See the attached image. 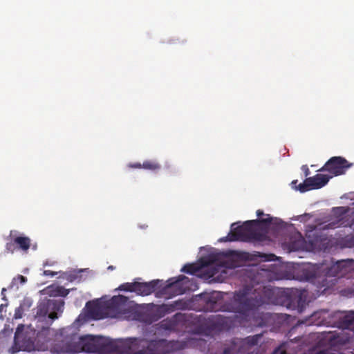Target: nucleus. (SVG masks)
I'll list each match as a JSON object with an SVG mask.
<instances>
[{
  "label": "nucleus",
  "instance_id": "nucleus-1",
  "mask_svg": "<svg viewBox=\"0 0 354 354\" xmlns=\"http://www.w3.org/2000/svg\"><path fill=\"white\" fill-rule=\"evenodd\" d=\"M78 344L81 351L86 353L168 354L172 350L171 343L163 339L150 341L136 337L112 339L86 335L80 338Z\"/></svg>",
  "mask_w": 354,
  "mask_h": 354
},
{
  "label": "nucleus",
  "instance_id": "nucleus-2",
  "mask_svg": "<svg viewBox=\"0 0 354 354\" xmlns=\"http://www.w3.org/2000/svg\"><path fill=\"white\" fill-rule=\"evenodd\" d=\"M274 290L268 286L253 289L249 286L235 291L232 298L222 306L223 310L238 313L246 321L262 305L272 301Z\"/></svg>",
  "mask_w": 354,
  "mask_h": 354
},
{
  "label": "nucleus",
  "instance_id": "nucleus-3",
  "mask_svg": "<svg viewBox=\"0 0 354 354\" xmlns=\"http://www.w3.org/2000/svg\"><path fill=\"white\" fill-rule=\"evenodd\" d=\"M267 218L250 220L244 222L242 225L234 223L231 225V230L228 234L220 239V241H250L252 240L263 241L266 239V232H259L256 227L262 226L267 229L272 222V218L266 214Z\"/></svg>",
  "mask_w": 354,
  "mask_h": 354
},
{
  "label": "nucleus",
  "instance_id": "nucleus-4",
  "mask_svg": "<svg viewBox=\"0 0 354 354\" xmlns=\"http://www.w3.org/2000/svg\"><path fill=\"white\" fill-rule=\"evenodd\" d=\"M206 267L207 270L204 272V275L207 278L216 277L219 272H226L223 270L225 268H233L234 267V263L230 261H222L219 264L214 266L213 262L205 259H201L199 264L198 263H187L185 264L180 270L183 272L194 274L201 270L202 268Z\"/></svg>",
  "mask_w": 354,
  "mask_h": 354
},
{
  "label": "nucleus",
  "instance_id": "nucleus-5",
  "mask_svg": "<svg viewBox=\"0 0 354 354\" xmlns=\"http://www.w3.org/2000/svg\"><path fill=\"white\" fill-rule=\"evenodd\" d=\"M324 276L326 277H337L338 278L345 277L349 272L354 271V260L345 259L339 260L335 263H333L330 266L326 268H321Z\"/></svg>",
  "mask_w": 354,
  "mask_h": 354
},
{
  "label": "nucleus",
  "instance_id": "nucleus-6",
  "mask_svg": "<svg viewBox=\"0 0 354 354\" xmlns=\"http://www.w3.org/2000/svg\"><path fill=\"white\" fill-rule=\"evenodd\" d=\"M306 239L311 250L317 252H326L330 247V240L327 234L321 230H310L306 234Z\"/></svg>",
  "mask_w": 354,
  "mask_h": 354
},
{
  "label": "nucleus",
  "instance_id": "nucleus-7",
  "mask_svg": "<svg viewBox=\"0 0 354 354\" xmlns=\"http://www.w3.org/2000/svg\"><path fill=\"white\" fill-rule=\"evenodd\" d=\"M351 165L352 164L344 158L334 156L330 158L318 171H328L331 174L330 176H337L344 174Z\"/></svg>",
  "mask_w": 354,
  "mask_h": 354
},
{
  "label": "nucleus",
  "instance_id": "nucleus-8",
  "mask_svg": "<svg viewBox=\"0 0 354 354\" xmlns=\"http://www.w3.org/2000/svg\"><path fill=\"white\" fill-rule=\"evenodd\" d=\"M109 308L115 312L118 317L129 316L133 310V305L129 298L121 295L111 299Z\"/></svg>",
  "mask_w": 354,
  "mask_h": 354
},
{
  "label": "nucleus",
  "instance_id": "nucleus-9",
  "mask_svg": "<svg viewBox=\"0 0 354 354\" xmlns=\"http://www.w3.org/2000/svg\"><path fill=\"white\" fill-rule=\"evenodd\" d=\"M332 178L326 174H317L313 177H308L299 184L297 189L301 193L312 190L318 189L324 187Z\"/></svg>",
  "mask_w": 354,
  "mask_h": 354
},
{
  "label": "nucleus",
  "instance_id": "nucleus-10",
  "mask_svg": "<svg viewBox=\"0 0 354 354\" xmlns=\"http://www.w3.org/2000/svg\"><path fill=\"white\" fill-rule=\"evenodd\" d=\"M189 281L188 277L179 275L177 278H171L167 281V284L162 288L165 292L171 291L175 295L185 293L188 288L185 282Z\"/></svg>",
  "mask_w": 354,
  "mask_h": 354
},
{
  "label": "nucleus",
  "instance_id": "nucleus-11",
  "mask_svg": "<svg viewBox=\"0 0 354 354\" xmlns=\"http://www.w3.org/2000/svg\"><path fill=\"white\" fill-rule=\"evenodd\" d=\"M262 336V334H257L253 336H248L241 341L233 340L231 346L223 349V354H238L241 352V345L249 346L257 345Z\"/></svg>",
  "mask_w": 354,
  "mask_h": 354
},
{
  "label": "nucleus",
  "instance_id": "nucleus-12",
  "mask_svg": "<svg viewBox=\"0 0 354 354\" xmlns=\"http://www.w3.org/2000/svg\"><path fill=\"white\" fill-rule=\"evenodd\" d=\"M162 286V281L156 279L149 282H136L134 292L138 295L147 296Z\"/></svg>",
  "mask_w": 354,
  "mask_h": 354
},
{
  "label": "nucleus",
  "instance_id": "nucleus-13",
  "mask_svg": "<svg viewBox=\"0 0 354 354\" xmlns=\"http://www.w3.org/2000/svg\"><path fill=\"white\" fill-rule=\"evenodd\" d=\"M239 257L245 260H252L256 258H260L263 261H274L276 258V256L273 254H265L261 253L260 252H254L253 254H250L248 252H241L239 254Z\"/></svg>",
  "mask_w": 354,
  "mask_h": 354
},
{
  "label": "nucleus",
  "instance_id": "nucleus-14",
  "mask_svg": "<svg viewBox=\"0 0 354 354\" xmlns=\"http://www.w3.org/2000/svg\"><path fill=\"white\" fill-rule=\"evenodd\" d=\"M188 304L183 299H178L173 301L170 304L162 305L160 308L165 313H171L176 310H185L187 308Z\"/></svg>",
  "mask_w": 354,
  "mask_h": 354
},
{
  "label": "nucleus",
  "instance_id": "nucleus-15",
  "mask_svg": "<svg viewBox=\"0 0 354 354\" xmlns=\"http://www.w3.org/2000/svg\"><path fill=\"white\" fill-rule=\"evenodd\" d=\"M12 237L15 243H16L17 250H21L24 252H27L29 250L31 244V241L29 237L22 235H17L15 234H13Z\"/></svg>",
  "mask_w": 354,
  "mask_h": 354
},
{
  "label": "nucleus",
  "instance_id": "nucleus-16",
  "mask_svg": "<svg viewBox=\"0 0 354 354\" xmlns=\"http://www.w3.org/2000/svg\"><path fill=\"white\" fill-rule=\"evenodd\" d=\"M319 272L315 266H308L302 269L301 275L304 276L306 281H313Z\"/></svg>",
  "mask_w": 354,
  "mask_h": 354
},
{
  "label": "nucleus",
  "instance_id": "nucleus-17",
  "mask_svg": "<svg viewBox=\"0 0 354 354\" xmlns=\"http://www.w3.org/2000/svg\"><path fill=\"white\" fill-rule=\"evenodd\" d=\"M160 164L155 160H147L142 163V169L146 170L156 171L160 169Z\"/></svg>",
  "mask_w": 354,
  "mask_h": 354
},
{
  "label": "nucleus",
  "instance_id": "nucleus-18",
  "mask_svg": "<svg viewBox=\"0 0 354 354\" xmlns=\"http://www.w3.org/2000/svg\"><path fill=\"white\" fill-rule=\"evenodd\" d=\"M13 234H17V232L15 231H11L9 238L8 239V241L6 244V248L5 251L8 253H14L16 250H17V248L16 246V243H15L14 239H13Z\"/></svg>",
  "mask_w": 354,
  "mask_h": 354
},
{
  "label": "nucleus",
  "instance_id": "nucleus-19",
  "mask_svg": "<svg viewBox=\"0 0 354 354\" xmlns=\"http://www.w3.org/2000/svg\"><path fill=\"white\" fill-rule=\"evenodd\" d=\"M49 310L48 304L46 302H41L37 306L36 315L37 317H44L46 316Z\"/></svg>",
  "mask_w": 354,
  "mask_h": 354
},
{
  "label": "nucleus",
  "instance_id": "nucleus-20",
  "mask_svg": "<svg viewBox=\"0 0 354 354\" xmlns=\"http://www.w3.org/2000/svg\"><path fill=\"white\" fill-rule=\"evenodd\" d=\"M206 306L207 309L211 311H216L219 308L216 297L214 295L209 296L207 298Z\"/></svg>",
  "mask_w": 354,
  "mask_h": 354
},
{
  "label": "nucleus",
  "instance_id": "nucleus-21",
  "mask_svg": "<svg viewBox=\"0 0 354 354\" xmlns=\"http://www.w3.org/2000/svg\"><path fill=\"white\" fill-rule=\"evenodd\" d=\"M83 272L82 270H73L68 272H65L63 275L66 276L67 280L69 281H74L77 279L80 278L82 276L81 273Z\"/></svg>",
  "mask_w": 354,
  "mask_h": 354
},
{
  "label": "nucleus",
  "instance_id": "nucleus-22",
  "mask_svg": "<svg viewBox=\"0 0 354 354\" xmlns=\"http://www.w3.org/2000/svg\"><path fill=\"white\" fill-rule=\"evenodd\" d=\"M136 282L133 283H124L118 287V290L122 291H127L134 292Z\"/></svg>",
  "mask_w": 354,
  "mask_h": 354
},
{
  "label": "nucleus",
  "instance_id": "nucleus-23",
  "mask_svg": "<svg viewBox=\"0 0 354 354\" xmlns=\"http://www.w3.org/2000/svg\"><path fill=\"white\" fill-rule=\"evenodd\" d=\"M343 322L346 327L354 325V312L351 311L348 315H345Z\"/></svg>",
  "mask_w": 354,
  "mask_h": 354
},
{
  "label": "nucleus",
  "instance_id": "nucleus-24",
  "mask_svg": "<svg viewBox=\"0 0 354 354\" xmlns=\"http://www.w3.org/2000/svg\"><path fill=\"white\" fill-rule=\"evenodd\" d=\"M25 311V308H23V306L19 305L15 310L14 319H19L23 317L24 313Z\"/></svg>",
  "mask_w": 354,
  "mask_h": 354
},
{
  "label": "nucleus",
  "instance_id": "nucleus-25",
  "mask_svg": "<svg viewBox=\"0 0 354 354\" xmlns=\"http://www.w3.org/2000/svg\"><path fill=\"white\" fill-rule=\"evenodd\" d=\"M21 306H23V308L26 310H28L32 305V302L29 299H24L21 304Z\"/></svg>",
  "mask_w": 354,
  "mask_h": 354
},
{
  "label": "nucleus",
  "instance_id": "nucleus-26",
  "mask_svg": "<svg viewBox=\"0 0 354 354\" xmlns=\"http://www.w3.org/2000/svg\"><path fill=\"white\" fill-rule=\"evenodd\" d=\"M128 167L132 168V169H142V164L140 162H136V163H129L128 165Z\"/></svg>",
  "mask_w": 354,
  "mask_h": 354
},
{
  "label": "nucleus",
  "instance_id": "nucleus-27",
  "mask_svg": "<svg viewBox=\"0 0 354 354\" xmlns=\"http://www.w3.org/2000/svg\"><path fill=\"white\" fill-rule=\"evenodd\" d=\"M57 274V272L51 271V270H44V275L45 276H51L53 277Z\"/></svg>",
  "mask_w": 354,
  "mask_h": 354
},
{
  "label": "nucleus",
  "instance_id": "nucleus-28",
  "mask_svg": "<svg viewBox=\"0 0 354 354\" xmlns=\"http://www.w3.org/2000/svg\"><path fill=\"white\" fill-rule=\"evenodd\" d=\"M48 317L52 320H55L58 318L57 313L56 312H52L49 313Z\"/></svg>",
  "mask_w": 354,
  "mask_h": 354
},
{
  "label": "nucleus",
  "instance_id": "nucleus-29",
  "mask_svg": "<svg viewBox=\"0 0 354 354\" xmlns=\"http://www.w3.org/2000/svg\"><path fill=\"white\" fill-rule=\"evenodd\" d=\"M17 279L19 280L21 283H24L27 281L26 277L23 275H18Z\"/></svg>",
  "mask_w": 354,
  "mask_h": 354
},
{
  "label": "nucleus",
  "instance_id": "nucleus-30",
  "mask_svg": "<svg viewBox=\"0 0 354 354\" xmlns=\"http://www.w3.org/2000/svg\"><path fill=\"white\" fill-rule=\"evenodd\" d=\"M263 315H261L260 318H261V320L259 322H255L254 324L257 325V326H263L264 325V322H263Z\"/></svg>",
  "mask_w": 354,
  "mask_h": 354
},
{
  "label": "nucleus",
  "instance_id": "nucleus-31",
  "mask_svg": "<svg viewBox=\"0 0 354 354\" xmlns=\"http://www.w3.org/2000/svg\"><path fill=\"white\" fill-rule=\"evenodd\" d=\"M24 328V325L21 324V325H19L17 328V330H16V332H15V337L17 336V335L20 333Z\"/></svg>",
  "mask_w": 354,
  "mask_h": 354
},
{
  "label": "nucleus",
  "instance_id": "nucleus-32",
  "mask_svg": "<svg viewBox=\"0 0 354 354\" xmlns=\"http://www.w3.org/2000/svg\"><path fill=\"white\" fill-rule=\"evenodd\" d=\"M304 170V175L305 176H308L310 174V170L307 167V166H303Z\"/></svg>",
  "mask_w": 354,
  "mask_h": 354
},
{
  "label": "nucleus",
  "instance_id": "nucleus-33",
  "mask_svg": "<svg viewBox=\"0 0 354 354\" xmlns=\"http://www.w3.org/2000/svg\"><path fill=\"white\" fill-rule=\"evenodd\" d=\"M257 216H258V217H261V216H263V215H264V213H263V210H261V209H258V210L257 211Z\"/></svg>",
  "mask_w": 354,
  "mask_h": 354
},
{
  "label": "nucleus",
  "instance_id": "nucleus-34",
  "mask_svg": "<svg viewBox=\"0 0 354 354\" xmlns=\"http://www.w3.org/2000/svg\"><path fill=\"white\" fill-rule=\"evenodd\" d=\"M6 291V289L5 288H2V290H1V295H2V299H4V300H6V295H5V292Z\"/></svg>",
  "mask_w": 354,
  "mask_h": 354
},
{
  "label": "nucleus",
  "instance_id": "nucleus-35",
  "mask_svg": "<svg viewBox=\"0 0 354 354\" xmlns=\"http://www.w3.org/2000/svg\"><path fill=\"white\" fill-rule=\"evenodd\" d=\"M59 290H62V292H64L65 293L64 294V292H62L61 295H66L68 294V290L64 289L63 288H59Z\"/></svg>",
  "mask_w": 354,
  "mask_h": 354
},
{
  "label": "nucleus",
  "instance_id": "nucleus-36",
  "mask_svg": "<svg viewBox=\"0 0 354 354\" xmlns=\"http://www.w3.org/2000/svg\"><path fill=\"white\" fill-rule=\"evenodd\" d=\"M348 225L350 227H354V218L351 220Z\"/></svg>",
  "mask_w": 354,
  "mask_h": 354
},
{
  "label": "nucleus",
  "instance_id": "nucleus-37",
  "mask_svg": "<svg viewBox=\"0 0 354 354\" xmlns=\"http://www.w3.org/2000/svg\"><path fill=\"white\" fill-rule=\"evenodd\" d=\"M315 354H326V352L325 351H319L317 352Z\"/></svg>",
  "mask_w": 354,
  "mask_h": 354
},
{
  "label": "nucleus",
  "instance_id": "nucleus-38",
  "mask_svg": "<svg viewBox=\"0 0 354 354\" xmlns=\"http://www.w3.org/2000/svg\"><path fill=\"white\" fill-rule=\"evenodd\" d=\"M5 306H7V304H1V306H0V312L2 311V310L3 309V308Z\"/></svg>",
  "mask_w": 354,
  "mask_h": 354
},
{
  "label": "nucleus",
  "instance_id": "nucleus-39",
  "mask_svg": "<svg viewBox=\"0 0 354 354\" xmlns=\"http://www.w3.org/2000/svg\"><path fill=\"white\" fill-rule=\"evenodd\" d=\"M351 239V245H354V236H353V237H352Z\"/></svg>",
  "mask_w": 354,
  "mask_h": 354
},
{
  "label": "nucleus",
  "instance_id": "nucleus-40",
  "mask_svg": "<svg viewBox=\"0 0 354 354\" xmlns=\"http://www.w3.org/2000/svg\"><path fill=\"white\" fill-rule=\"evenodd\" d=\"M114 269V267L113 266H109L108 267V270H113Z\"/></svg>",
  "mask_w": 354,
  "mask_h": 354
},
{
  "label": "nucleus",
  "instance_id": "nucleus-41",
  "mask_svg": "<svg viewBox=\"0 0 354 354\" xmlns=\"http://www.w3.org/2000/svg\"><path fill=\"white\" fill-rule=\"evenodd\" d=\"M297 183V180H293V181L292 182V184H296Z\"/></svg>",
  "mask_w": 354,
  "mask_h": 354
},
{
  "label": "nucleus",
  "instance_id": "nucleus-42",
  "mask_svg": "<svg viewBox=\"0 0 354 354\" xmlns=\"http://www.w3.org/2000/svg\"><path fill=\"white\" fill-rule=\"evenodd\" d=\"M292 249H294V250H297V249H298V248L295 247V246L293 245V246H292Z\"/></svg>",
  "mask_w": 354,
  "mask_h": 354
},
{
  "label": "nucleus",
  "instance_id": "nucleus-43",
  "mask_svg": "<svg viewBox=\"0 0 354 354\" xmlns=\"http://www.w3.org/2000/svg\"><path fill=\"white\" fill-rule=\"evenodd\" d=\"M353 291L354 292V289L353 290Z\"/></svg>",
  "mask_w": 354,
  "mask_h": 354
}]
</instances>
